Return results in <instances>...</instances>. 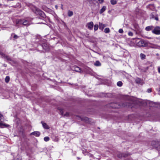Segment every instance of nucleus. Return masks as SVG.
<instances>
[{"label":"nucleus","instance_id":"41","mask_svg":"<svg viewBox=\"0 0 160 160\" xmlns=\"http://www.w3.org/2000/svg\"><path fill=\"white\" fill-rule=\"evenodd\" d=\"M1 6V4L0 3V6Z\"/></svg>","mask_w":160,"mask_h":160},{"label":"nucleus","instance_id":"16","mask_svg":"<svg viewBox=\"0 0 160 160\" xmlns=\"http://www.w3.org/2000/svg\"><path fill=\"white\" fill-rule=\"evenodd\" d=\"M3 58L6 59L8 61H12L11 58L8 56L7 55L5 54L4 55Z\"/></svg>","mask_w":160,"mask_h":160},{"label":"nucleus","instance_id":"3","mask_svg":"<svg viewBox=\"0 0 160 160\" xmlns=\"http://www.w3.org/2000/svg\"><path fill=\"white\" fill-rule=\"evenodd\" d=\"M136 41L138 42H137V46L139 47H145L147 45V43L143 40H140L138 38H136Z\"/></svg>","mask_w":160,"mask_h":160},{"label":"nucleus","instance_id":"32","mask_svg":"<svg viewBox=\"0 0 160 160\" xmlns=\"http://www.w3.org/2000/svg\"><path fill=\"white\" fill-rule=\"evenodd\" d=\"M5 55V54L4 53H3L1 51H0V55H1L2 57H3Z\"/></svg>","mask_w":160,"mask_h":160},{"label":"nucleus","instance_id":"23","mask_svg":"<svg viewBox=\"0 0 160 160\" xmlns=\"http://www.w3.org/2000/svg\"><path fill=\"white\" fill-rule=\"evenodd\" d=\"M135 81L137 83H140L141 82V79L139 78H137L136 79Z\"/></svg>","mask_w":160,"mask_h":160},{"label":"nucleus","instance_id":"4","mask_svg":"<svg viewBox=\"0 0 160 160\" xmlns=\"http://www.w3.org/2000/svg\"><path fill=\"white\" fill-rule=\"evenodd\" d=\"M152 32L156 35H160V27L156 26L154 27L153 30L152 31Z\"/></svg>","mask_w":160,"mask_h":160},{"label":"nucleus","instance_id":"37","mask_svg":"<svg viewBox=\"0 0 160 160\" xmlns=\"http://www.w3.org/2000/svg\"><path fill=\"white\" fill-rule=\"evenodd\" d=\"M156 143V142L155 141H153V142H152V145H154V143Z\"/></svg>","mask_w":160,"mask_h":160},{"label":"nucleus","instance_id":"14","mask_svg":"<svg viewBox=\"0 0 160 160\" xmlns=\"http://www.w3.org/2000/svg\"><path fill=\"white\" fill-rule=\"evenodd\" d=\"M81 120L83 121L86 122H88L89 121V118L87 117H83L81 118Z\"/></svg>","mask_w":160,"mask_h":160},{"label":"nucleus","instance_id":"9","mask_svg":"<svg viewBox=\"0 0 160 160\" xmlns=\"http://www.w3.org/2000/svg\"><path fill=\"white\" fill-rule=\"evenodd\" d=\"M154 27L152 26H149L146 27L145 28V30L147 31H150V30H152L153 29Z\"/></svg>","mask_w":160,"mask_h":160},{"label":"nucleus","instance_id":"30","mask_svg":"<svg viewBox=\"0 0 160 160\" xmlns=\"http://www.w3.org/2000/svg\"><path fill=\"white\" fill-rule=\"evenodd\" d=\"M123 32V30L122 29H119L118 31L120 33H122Z\"/></svg>","mask_w":160,"mask_h":160},{"label":"nucleus","instance_id":"11","mask_svg":"<svg viewBox=\"0 0 160 160\" xmlns=\"http://www.w3.org/2000/svg\"><path fill=\"white\" fill-rule=\"evenodd\" d=\"M106 9V6H104L102 7V8L100 9L99 13L100 14L102 13L103 12H104Z\"/></svg>","mask_w":160,"mask_h":160},{"label":"nucleus","instance_id":"1","mask_svg":"<svg viewBox=\"0 0 160 160\" xmlns=\"http://www.w3.org/2000/svg\"><path fill=\"white\" fill-rule=\"evenodd\" d=\"M29 24V21L26 20L18 19L16 21V26L18 27H19L22 25L27 26Z\"/></svg>","mask_w":160,"mask_h":160},{"label":"nucleus","instance_id":"26","mask_svg":"<svg viewBox=\"0 0 160 160\" xmlns=\"http://www.w3.org/2000/svg\"><path fill=\"white\" fill-rule=\"evenodd\" d=\"M58 109L60 111V114L62 115L63 114V109L58 108Z\"/></svg>","mask_w":160,"mask_h":160},{"label":"nucleus","instance_id":"40","mask_svg":"<svg viewBox=\"0 0 160 160\" xmlns=\"http://www.w3.org/2000/svg\"><path fill=\"white\" fill-rule=\"evenodd\" d=\"M55 7L57 9L58 8V6L57 5H55Z\"/></svg>","mask_w":160,"mask_h":160},{"label":"nucleus","instance_id":"36","mask_svg":"<svg viewBox=\"0 0 160 160\" xmlns=\"http://www.w3.org/2000/svg\"><path fill=\"white\" fill-rule=\"evenodd\" d=\"M158 71L159 73H160V67H158Z\"/></svg>","mask_w":160,"mask_h":160},{"label":"nucleus","instance_id":"29","mask_svg":"<svg viewBox=\"0 0 160 160\" xmlns=\"http://www.w3.org/2000/svg\"><path fill=\"white\" fill-rule=\"evenodd\" d=\"M152 92V89L151 88H148L147 90V92L150 93Z\"/></svg>","mask_w":160,"mask_h":160},{"label":"nucleus","instance_id":"20","mask_svg":"<svg viewBox=\"0 0 160 160\" xmlns=\"http://www.w3.org/2000/svg\"><path fill=\"white\" fill-rule=\"evenodd\" d=\"M110 2L112 5H114L117 3V2L116 0H111Z\"/></svg>","mask_w":160,"mask_h":160},{"label":"nucleus","instance_id":"5","mask_svg":"<svg viewBox=\"0 0 160 160\" xmlns=\"http://www.w3.org/2000/svg\"><path fill=\"white\" fill-rule=\"evenodd\" d=\"M93 26V23L91 21L87 23V27L88 29L91 30L92 29Z\"/></svg>","mask_w":160,"mask_h":160},{"label":"nucleus","instance_id":"25","mask_svg":"<svg viewBox=\"0 0 160 160\" xmlns=\"http://www.w3.org/2000/svg\"><path fill=\"white\" fill-rule=\"evenodd\" d=\"M98 28V24H95L94 26V30L95 31H97Z\"/></svg>","mask_w":160,"mask_h":160},{"label":"nucleus","instance_id":"15","mask_svg":"<svg viewBox=\"0 0 160 160\" xmlns=\"http://www.w3.org/2000/svg\"><path fill=\"white\" fill-rule=\"evenodd\" d=\"M140 57L141 59L143 60L145 59L146 56L144 54L141 53L140 55Z\"/></svg>","mask_w":160,"mask_h":160},{"label":"nucleus","instance_id":"13","mask_svg":"<svg viewBox=\"0 0 160 160\" xmlns=\"http://www.w3.org/2000/svg\"><path fill=\"white\" fill-rule=\"evenodd\" d=\"M128 155V154H118V157L119 158H121L122 157H126Z\"/></svg>","mask_w":160,"mask_h":160},{"label":"nucleus","instance_id":"7","mask_svg":"<svg viewBox=\"0 0 160 160\" xmlns=\"http://www.w3.org/2000/svg\"><path fill=\"white\" fill-rule=\"evenodd\" d=\"M40 133L38 131H35L31 133V135H34L36 137H38L40 135Z\"/></svg>","mask_w":160,"mask_h":160},{"label":"nucleus","instance_id":"27","mask_svg":"<svg viewBox=\"0 0 160 160\" xmlns=\"http://www.w3.org/2000/svg\"><path fill=\"white\" fill-rule=\"evenodd\" d=\"M44 140L45 141L47 142L49 140V138L48 137H45L44 138Z\"/></svg>","mask_w":160,"mask_h":160},{"label":"nucleus","instance_id":"24","mask_svg":"<svg viewBox=\"0 0 160 160\" xmlns=\"http://www.w3.org/2000/svg\"><path fill=\"white\" fill-rule=\"evenodd\" d=\"M9 79H10L9 77V76H6V78H5V81L7 83H8L9 81Z\"/></svg>","mask_w":160,"mask_h":160},{"label":"nucleus","instance_id":"28","mask_svg":"<svg viewBox=\"0 0 160 160\" xmlns=\"http://www.w3.org/2000/svg\"><path fill=\"white\" fill-rule=\"evenodd\" d=\"M128 35L130 36H133V33L131 32H129L128 33Z\"/></svg>","mask_w":160,"mask_h":160},{"label":"nucleus","instance_id":"2","mask_svg":"<svg viewBox=\"0 0 160 160\" xmlns=\"http://www.w3.org/2000/svg\"><path fill=\"white\" fill-rule=\"evenodd\" d=\"M32 11L36 14L39 15L43 18H45L46 17V15L44 12L36 7H34L32 9Z\"/></svg>","mask_w":160,"mask_h":160},{"label":"nucleus","instance_id":"10","mask_svg":"<svg viewBox=\"0 0 160 160\" xmlns=\"http://www.w3.org/2000/svg\"><path fill=\"white\" fill-rule=\"evenodd\" d=\"M99 28L100 29L102 30L103 28L106 27L105 24H103L102 23L99 22Z\"/></svg>","mask_w":160,"mask_h":160},{"label":"nucleus","instance_id":"12","mask_svg":"<svg viewBox=\"0 0 160 160\" xmlns=\"http://www.w3.org/2000/svg\"><path fill=\"white\" fill-rule=\"evenodd\" d=\"M94 65L97 67L100 66H101V64L100 62L98 61H97L94 63Z\"/></svg>","mask_w":160,"mask_h":160},{"label":"nucleus","instance_id":"18","mask_svg":"<svg viewBox=\"0 0 160 160\" xmlns=\"http://www.w3.org/2000/svg\"><path fill=\"white\" fill-rule=\"evenodd\" d=\"M8 125L3 124L0 122V127L1 128H3V126L8 127Z\"/></svg>","mask_w":160,"mask_h":160},{"label":"nucleus","instance_id":"33","mask_svg":"<svg viewBox=\"0 0 160 160\" xmlns=\"http://www.w3.org/2000/svg\"><path fill=\"white\" fill-rule=\"evenodd\" d=\"M69 113L68 112H67L64 115V116L68 117L69 116Z\"/></svg>","mask_w":160,"mask_h":160},{"label":"nucleus","instance_id":"35","mask_svg":"<svg viewBox=\"0 0 160 160\" xmlns=\"http://www.w3.org/2000/svg\"><path fill=\"white\" fill-rule=\"evenodd\" d=\"M3 116L0 113V121L2 119Z\"/></svg>","mask_w":160,"mask_h":160},{"label":"nucleus","instance_id":"22","mask_svg":"<svg viewBox=\"0 0 160 160\" xmlns=\"http://www.w3.org/2000/svg\"><path fill=\"white\" fill-rule=\"evenodd\" d=\"M122 85V83L121 81H118L117 83V85L119 87H121Z\"/></svg>","mask_w":160,"mask_h":160},{"label":"nucleus","instance_id":"42","mask_svg":"<svg viewBox=\"0 0 160 160\" xmlns=\"http://www.w3.org/2000/svg\"><path fill=\"white\" fill-rule=\"evenodd\" d=\"M160 148H159V149H160V150H160V146H159Z\"/></svg>","mask_w":160,"mask_h":160},{"label":"nucleus","instance_id":"34","mask_svg":"<svg viewBox=\"0 0 160 160\" xmlns=\"http://www.w3.org/2000/svg\"><path fill=\"white\" fill-rule=\"evenodd\" d=\"M100 3H102L104 2V0H98Z\"/></svg>","mask_w":160,"mask_h":160},{"label":"nucleus","instance_id":"8","mask_svg":"<svg viewBox=\"0 0 160 160\" xmlns=\"http://www.w3.org/2000/svg\"><path fill=\"white\" fill-rule=\"evenodd\" d=\"M74 70L76 72H78L80 73H82V71L81 70V68L78 66L75 67L74 68Z\"/></svg>","mask_w":160,"mask_h":160},{"label":"nucleus","instance_id":"21","mask_svg":"<svg viewBox=\"0 0 160 160\" xmlns=\"http://www.w3.org/2000/svg\"><path fill=\"white\" fill-rule=\"evenodd\" d=\"M110 32V29L109 28H107L104 29V32L105 33H108Z\"/></svg>","mask_w":160,"mask_h":160},{"label":"nucleus","instance_id":"31","mask_svg":"<svg viewBox=\"0 0 160 160\" xmlns=\"http://www.w3.org/2000/svg\"><path fill=\"white\" fill-rule=\"evenodd\" d=\"M19 37L17 36V35H14V36H13V38L15 39H17Z\"/></svg>","mask_w":160,"mask_h":160},{"label":"nucleus","instance_id":"39","mask_svg":"<svg viewBox=\"0 0 160 160\" xmlns=\"http://www.w3.org/2000/svg\"><path fill=\"white\" fill-rule=\"evenodd\" d=\"M155 19L157 21H158V17H155Z\"/></svg>","mask_w":160,"mask_h":160},{"label":"nucleus","instance_id":"19","mask_svg":"<svg viewBox=\"0 0 160 160\" xmlns=\"http://www.w3.org/2000/svg\"><path fill=\"white\" fill-rule=\"evenodd\" d=\"M68 14L69 17H71L73 15V12L68 10Z\"/></svg>","mask_w":160,"mask_h":160},{"label":"nucleus","instance_id":"38","mask_svg":"<svg viewBox=\"0 0 160 160\" xmlns=\"http://www.w3.org/2000/svg\"><path fill=\"white\" fill-rule=\"evenodd\" d=\"M158 92H159V94L160 95V86L159 88V89L158 90Z\"/></svg>","mask_w":160,"mask_h":160},{"label":"nucleus","instance_id":"17","mask_svg":"<svg viewBox=\"0 0 160 160\" xmlns=\"http://www.w3.org/2000/svg\"><path fill=\"white\" fill-rule=\"evenodd\" d=\"M42 47L45 50H47L48 49V46L46 44H43L42 45Z\"/></svg>","mask_w":160,"mask_h":160},{"label":"nucleus","instance_id":"6","mask_svg":"<svg viewBox=\"0 0 160 160\" xmlns=\"http://www.w3.org/2000/svg\"><path fill=\"white\" fill-rule=\"evenodd\" d=\"M41 123L42 124L43 127L44 129H49V127L46 123L44 122L43 121H42Z\"/></svg>","mask_w":160,"mask_h":160}]
</instances>
